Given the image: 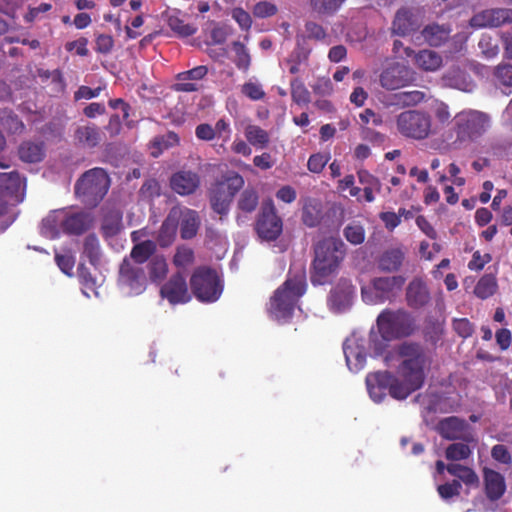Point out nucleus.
Returning a JSON list of instances; mask_svg holds the SVG:
<instances>
[{
	"mask_svg": "<svg viewBox=\"0 0 512 512\" xmlns=\"http://www.w3.org/2000/svg\"><path fill=\"white\" fill-rule=\"evenodd\" d=\"M301 219L305 226L317 227L323 219L321 203L316 200L307 201L303 206Z\"/></svg>",
	"mask_w": 512,
	"mask_h": 512,
	"instance_id": "72a5a7b5",
	"label": "nucleus"
},
{
	"mask_svg": "<svg viewBox=\"0 0 512 512\" xmlns=\"http://www.w3.org/2000/svg\"><path fill=\"white\" fill-rule=\"evenodd\" d=\"M452 327L455 333L463 339L471 337L475 331L474 324L467 318L453 319Z\"/></svg>",
	"mask_w": 512,
	"mask_h": 512,
	"instance_id": "5fc2aeb1",
	"label": "nucleus"
},
{
	"mask_svg": "<svg viewBox=\"0 0 512 512\" xmlns=\"http://www.w3.org/2000/svg\"><path fill=\"white\" fill-rule=\"evenodd\" d=\"M245 137L253 146L264 148L269 143V134L266 130L257 125H248L245 129Z\"/></svg>",
	"mask_w": 512,
	"mask_h": 512,
	"instance_id": "a18cd8bd",
	"label": "nucleus"
},
{
	"mask_svg": "<svg viewBox=\"0 0 512 512\" xmlns=\"http://www.w3.org/2000/svg\"><path fill=\"white\" fill-rule=\"evenodd\" d=\"M465 425L466 423L464 420L455 416H450L439 421L437 430L443 438L454 440L461 437L464 432Z\"/></svg>",
	"mask_w": 512,
	"mask_h": 512,
	"instance_id": "2f4dec72",
	"label": "nucleus"
},
{
	"mask_svg": "<svg viewBox=\"0 0 512 512\" xmlns=\"http://www.w3.org/2000/svg\"><path fill=\"white\" fill-rule=\"evenodd\" d=\"M395 122L397 131L405 138L421 141L433 134L432 117L424 110H405Z\"/></svg>",
	"mask_w": 512,
	"mask_h": 512,
	"instance_id": "6e6552de",
	"label": "nucleus"
},
{
	"mask_svg": "<svg viewBox=\"0 0 512 512\" xmlns=\"http://www.w3.org/2000/svg\"><path fill=\"white\" fill-rule=\"evenodd\" d=\"M430 292L426 283L421 278L412 279L406 288L407 305L413 309H419L430 301Z\"/></svg>",
	"mask_w": 512,
	"mask_h": 512,
	"instance_id": "4be33fe9",
	"label": "nucleus"
},
{
	"mask_svg": "<svg viewBox=\"0 0 512 512\" xmlns=\"http://www.w3.org/2000/svg\"><path fill=\"white\" fill-rule=\"evenodd\" d=\"M19 158L26 163H38L45 157L43 142L24 141L18 148Z\"/></svg>",
	"mask_w": 512,
	"mask_h": 512,
	"instance_id": "473e14b6",
	"label": "nucleus"
},
{
	"mask_svg": "<svg viewBox=\"0 0 512 512\" xmlns=\"http://www.w3.org/2000/svg\"><path fill=\"white\" fill-rule=\"evenodd\" d=\"M495 77L505 86H512V65L500 64L495 68Z\"/></svg>",
	"mask_w": 512,
	"mask_h": 512,
	"instance_id": "774afa93",
	"label": "nucleus"
},
{
	"mask_svg": "<svg viewBox=\"0 0 512 512\" xmlns=\"http://www.w3.org/2000/svg\"><path fill=\"white\" fill-rule=\"evenodd\" d=\"M149 278L152 282L162 281L168 273V264L164 256L155 255L148 263Z\"/></svg>",
	"mask_w": 512,
	"mask_h": 512,
	"instance_id": "a19ab883",
	"label": "nucleus"
},
{
	"mask_svg": "<svg viewBox=\"0 0 512 512\" xmlns=\"http://www.w3.org/2000/svg\"><path fill=\"white\" fill-rule=\"evenodd\" d=\"M220 182H225L226 191L234 197L244 186V178L235 171L228 173Z\"/></svg>",
	"mask_w": 512,
	"mask_h": 512,
	"instance_id": "603ef678",
	"label": "nucleus"
},
{
	"mask_svg": "<svg viewBox=\"0 0 512 512\" xmlns=\"http://www.w3.org/2000/svg\"><path fill=\"white\" fill-rule=\"evenodd\" d=\"M93 223L90 213L80 211L66 215L61 221L63 231L70 235H81L86 232Z\"/></svg>",
	"mask_w": 512,
	"mask_h": 512,
	"instance_id": "393cba45",
	"label": "nucleus"
},
{
	"mask_svg": "<svg viewBox=\"0 0 512 512\" xmlns=\"http://www.w3.org/2000/svg\"><path fill=\"white\" fill-rule=\"evenodd\" d=\"M118 282L129 289L130 293L139 294L145 287L146 276L143 268L124 258L119 268Z\"/></svg>",
	"mask_w": 512,
	"mask_h": 512,
	"instance_id": "4468645a",
	"label": "nucleus"
},
{
	"mask_svg": "<svg viewBox=\"0 0 512 512\" xmlns=\"http://www.w3.org/2000/svg\"><path fill=\"white\" fill-rule=\"evenodd\" d=\"M305 31L309 39L321 41L325 44H330V37L321 24L314 21H308L305 24Z\"/></svg>",
	"mask_w": 512,
	"mask_h": 512,
	"instance_id": "3c124183",
	"label": "nucleus"
},
{
	"mask_svg": "<svg viewBox=\"0 0 512 512\" xmlns=\"http://www.w3.org/2000/svg\"><path fill=\"white\" fill-rule=\"evenodd\" d=\"M462 485L459 480L454 479L452 482H447L441 484L437 487V491L439 496L443 500H448L454 496H458L460 494Z\"/></svg>",
	"mask_w": 512,
	"mask_h": 512,
	"instance_id": "6e6d98bb",
	"label": "nucleus"
},
{
	"mask_svg": "<svg viewBox=\"0 0 512 512\" xmlns=\"http://www.w3.org/2000/svg\"><path fill=\"white\" fill-rule=\"evenodd\" d=\"M208 73V68L205 65L196 66L188 71L180 72L177 74V83L174 85V90L178 92H194L199 89L197 83L203 79Z\"/></svg>",
	"mask_w": 512,
	"mask_h": 512,
	"instance_id": "b1692460",
	"label": "nucleus"
},
{
	"mask_svg": "<svg viewBox=\"0 0 512 512\" xmlns=\"http://www.w3.org/2000/svg\"><path fill=\"white\" fill-rule=\"evenodd\" d=\"M343 235L352 245H359L365 241V229L361 224L356 222L348 224L343 229Z\"/></svg>",
	"mask_w": 512,
	"mask_h": 512,
	"instance_id": "49530a36",
	"label": "nucleus"
},
{
	"mask_svg": "<svg viewBox=\"0 0 512 512\" xmlns=\"http://www.w3.org/2000/svg\"><path fill=\"white\" fill-rule=\"evenodd\" d=\"M507 23H512V9L510 8L484 10L471 19V25L474 27H499Z\"/></svg>",
	"mask_w": 512,
	"mask_h": 512,
	"instance_id": "dca6fc26",
	"label": "nucleus"
},
{
	"mask_svg": "<svg viewBox=\"0 0 512 512\" xmlns=\"http://www.w3.org/2000/svg\"><path fill=\"white\" fill-rule=\"evenodd\" d=\"M3 127L11 134H21L25 125L16 114H8L2 118Z\"/></svg>",
	"mask_w": 512,
	"mask_h": 512,
	"instance_id": "4d7b16f0",
	"label": "nucleus"
},
{
	"mask_svg": "<svg viewBox=\"0 0 512 512\" xmlns=\"http://www.w3.org/2000/svg\"><path fill=\"white\" fill-rule=\"evenodd\" d=\"M377 326L386 341L408 337L415 331L414 318L403 309L382 311L377 317Z\"/></svg>",
	"mask_w": 512,
	"mask_h": 512,
	"instance_id": "423d86ee",
	"label": "nucleus"
},
{
	"mask_svg": "<svg viewBox=\"0 0 512 512\" xmlns=\"http://www.w3.org/2000/svg\"><path fill=\"white\" fill-rule=\"evenodd\" d=\"M399 361L397 375L409 394L421 389L426 380V372L431 366L427 348L416 341H403L395 347Z\"/></svg>",
	"mask_w": 512,
	"mask_h": 512,
	"instance_id": "f257e3e1",
	"label": "nucleus"
},
{
	"mask_svg": "<svg viewBox=\"0 0 512 512\" xmlns=\"http://www.w3.org/2000/svg\"><path fill=\"white\" fill-rule=\"evenodd\" d=\"M366 386L371 399L380 403L387 393L396 400H405L410 394L398 376L389 371H378L366 376Z\"/></svg>",
	"mask_w": 512,
	"mask_h": 512,
	"instance_id": "0eeeda50",
	"label": "nucleus"
},
{
	"mask_svg": "<svg viewBox=\"0 0 512 512\" xmlns=\"http://www.w3.org/2000/svg\"><path fill=\"white\" fill-rule=\"evenodd\" d=\"M156 251V244L151 240L142 241L133 246L130 252V260L138 265H141L153 257Z\"/></svg>",
	"mask_w": 512,
	"mask_h": 512,
	"instance_id": "4c0bfd02",
	"label": "nucleus"
},
{
	"mask_svg": "<svg viewBox=\"0 0 512 512\" xmlns=\"http://www.w3.org/2000/svg\"><path fill=\"white\" fill-rule=\"evenodd\" d=\"M360 121H361V127L366 126L369 127L372 126H380L383 123L382 116L375 113L372 109L366 108L363 112L359 115Z\"/></svg>",
	"mask_w": 512,
	"mask_h": 512,
	"instance_id": "338daca9",
	"label": "nucleus"
},
{
	"mask_svg": "<svg viewBox=\"0 0 512 512\" xmlns=\"http://www.w3.org/2000/svg\"><path fill=\"white\" fill-rule=\"evenodd\" d=\"M83 254L88 258L93 266H97L101 257V250L98 238L95 234H89L85 237L83 243Z\"/></svg>",
	"mask_w": 512,
	"mask_h": 512,
	"instance_id": "c03bdc74",
	"label": "nucleus"
},
{
	"mask_svg": "<svg viewBox=\"0 0 512 512\" xmlns=\"http://www.w3.org/2000/svg\"><path fill=\"white\" fill-rule=\"evenodd\" d=\"M242 93L251 100H261L265 96V92L260 84L247 82L242 86Z\"/></svg>",
	"mask_w": 512,
	"mask_h": 512,
	"instance_id": "69168bd1",
	"label": "nucleus"
},
{
	"mask_svg": "<svg viewBox=\"0 0 512 512\" xmlns=\"http://www.w3.org/2000/svg\"><path fill=\"white\" fill-rule=\"evenodd\" d=\"M291 97L292 100L299 105L308 104L310 102V92L298 78L291 81Z\"/></svg>",
	"mask_w": 512,
	"mask_h": 512,
	"instance_id": "8fccbe9b",
	"label": "nucleus"
},
{
	"mask_svg": "<svg viewBox=\"0 0 512 512\" xmlns=\"http://www.w3.org/2000/svg\"><path fill=\"white\" fill-rule=\"evenodd\" d=\"M179 224L182 239L190 240L194 238L201 224L198 212L189 208L181 210Z\"/></svg>",
	"mask_w": 512,
	"mask_h": 512,
	"instance_id": "c756f323",
	"label": "nucleus"
},
{
	"mask_svg": "<svg viewBox=\"0 0 512 512\" xmlns=\"http://www.w3.org/2000/svg\"><path fill=\"white\" fill-rule=\"evenodd\" d=\"M178 143L179 136L173 131H169L164 135L155 136L150 143L151 155L157 158L164 150L174 147L178 145Z\"/></svg>",
	"mask_w": 512,
	"mask_h": 512,
	"instance_id": "e433bc0d",
	"label": "nucleus"
},
{
	"mask_svg": "<svg viewBox=\"0 0 512 512\" xmlns=\"http://www.w3.org/2000/svg\"><path fill=\"white\" fill-rule=\"evenodd\" d=\"M122 229V214L119 211H109L105 214L101 232L105 238L116 236Z\"/></svg>",
	"mask_w": 512,
	"mask_h": 512,
	"instance_id": "ea45409f",
	"label": "nucleus"
},
{
	"mask_svg": "<svg viewBox=\"0 0 512 512\" xmlns=\"http://www.w3.org/2000/svg\"><path fill=\"white\" fill-rule=\"evenodd\" d=\"M160 295L162 298L167 299L172 305L187 303L191 299L186 279L181 273L173 274L170 279L161 286Z\"/></svg>",
	"mask_w": 512,
	"mask_h": 512,
	"instance_id": "2eb2a0df",
	"label": "nucleus"
},
{
	"mask_svg": "<svg viewBox=\"0 0 512 512\" xmlns=\"http://www.w3.org/2000/svg\"><path fill=\"white\" fill-rule=\"evenodd\" d=\"M76 143L84 148H95L102 141L101 129L94 123L78 126L74 131Z\"/></svg>",
	"mask_w": 512,
	"mask_h": 512,
	"instance_id": "bb28decb",
	"label": "nucleus"
},
{
	"mask_svg": "<svg viewBox=\"0 0 512 512\" xmlns=\"http://www.w3.org/2000/svg\"><path fill=\"white\" fill-rule=\"evenodd\" d=\"M231 133L232 130L229 122L223 118L219 119L214 127L208 123H201L195 128L197 139L206 142H210L215 138H221L223 143H226L230 140ZM220 147L223 148L224 144H221Z\"/></svg>",
	"mask_w": 512,
	"mask_h": 512,
	"instance_id": "f3484780",
	"label": "nucleus"
},
{
	"mask_svg": "<svg viewBox=\"0 0 512 512\" xmlns=\"http://www.w3.org/2000/svg\"><path fill=\"white\" fill-rule=\"evenodd\" d=\"M347 0H308L310 11L318 17H333Z\"/></svg>",
	"mask_w": 512,
	"mask_h": 512,
	"instance_id": "7c9ffc66",
	"label": "nucleus"
},
{
	"mask_svg": "<svg viewBox=\"0 0 512 512\" xmlns=\"http://www.w3.org/2000/svg\"><path fill=\"white\" fill-rule=\"evenodd\" d=\"M470 454V447L462 442L450 444L445 451L446 458L451 461L465 460Z\"/></svg>",
	"mask_w": 512,
	"mask_h": 512,
	"instance_id": "09e8293b",
	"label": "nucleus"
},
{
	"mask_svg": "<svg viewBox=\"0 0 512 512\" xmlns=\"http://www.w3.org/2000/svg\"><path fill=\"white\" fill-rule=\"evenodd\" d=\"M485 493L488 499L496 501L500 499L506 490L504 477L492 469H484Z\"/></svg>",
	"mask_w": 512,
	"mask_h": 512,
	"instance_id": "cd10ccee",
	"label": "nucleus"
},
{
	"mask_svg": "<svg viewBox=\"0 0 512 512\" xmlns=\"http://www.w3.org/2000/svg\"><path fill=\"white\" fill-rule=\"evenodd\" d=\"M469 68L467 63L453 64L442 74L440 78L442 86L472 92L476 84L468 73Z\"/></svg>",
	"mask_w": 512,
	"mask_h": 512,
	"instance_id": "ddd939ff",
	"label": "nucleus"
},
{
	"mask_svg": "<svg viewBox=\"0 0 512 512\" xmlns=\"http://www.w3.org/2000/svg\"><path fill=\"white\" fill-rule=\"evenodd\" d=\"M139 192L142 198L152 200L160 195V184L156 179H148L142 184Z\"/></svg>",
	"mask_w": 512,
	"mask_h": 512,
	"instance_id": "680f3d73",
	"label": "nucleus"
},
{
	"mask_svg": "<svg viewBox=\"0 0 512 512\" xmlns=\"http://www.w3.org/2000/svg\"><path fill=\"white\" fill-rule=\"evenodd\" d=\"M313 259L310 280L313 285H325L336 277L347 254L345 243L338 237H324L312 245Z\"/></svg>",
	"mask_w": 512,
	"mask_h": 512,
	"instance_id": "f03ea898",
	"label": "nucleus"
},
{
	"mask_svg": "<svg viewBox=\"0 0 512 512\" xmlns=\"http://www.w3.org/2000/svg\"><path fill=\"white\" fill-rule=\"evenodd\" d=\"M307 287L305 268L292 274L274 292L270 302V312L278 320L291 318L299 298L305 293Z\"/></svg>",
	"mask_w": 512,
	"mask_h": 512,
	"instance_id": "7ed1b4c3",
	"label": "nucleus"
},
{
	"mask_svg": "<svg viewBox=\"0 0 512 512\" xmlns=\"http://www.w3.org/2000/svg\"><path fill=\"white\" fill-rule=\"evenodd\" d=\"M259 205V193L251 186L246 187L237 199V208L244 214L254 212Z\"/></svg>",
	"mask_w": 512,
	"mask_h": 512,
	"instance_id": "c9c22d12",
	"label": "nucleus"
},
{
	"mask_svg": "<svg viewBox=\"0 0 512 512\" xmlns=\"http://www.w3.org/2000/svg\"><path fill=\"white\" fill-rule=\"evenodd\" d=\"M343 351L346 363L351 371L358 372L364 367L366 362V354L362 349H360L359 346L344 343Z\"/></svg>",
	"mask_w": 512,
	"mask_h": 512,
	"instance_id": "f704fd0d",
	"label": "nucleus"
},
{
	"mask_svg": "<svg viewBox=\"0 0 512 512\" xmlns=\"http://www.w3.org/2000/svg\"><path fill=\"white\" fill-rule=\"evenodd\" d=\"M201 179L198 173L190 170H181L170 178L171 189L181 195H191L200 187Z\"/></svg>",
	"mask_w": 512,
	"mask_h": 512,
	"instance_id": "a211bd4d",
	"label": "nucleus"
},
{
	"mask_svg": "<svg viewBox=\"0 0 512 512\" xmlns=\"http://www.w3.org/2000/svg\"><path fill=\"white\" fill-rule=\"evenodd\" d=\"M415 71L399 62L389 63L380 73L379 82L386 90H397L414 83Z\"/></svg>",
	"mask_w": 512,
	"mask_h": 512,
	"instance_id": "f8f14e48",
	"label": "nucleus"
},
{
	"mask_svg": "<svg viewBox=\"0 0 512 512\" xmlns=\"http://www.w3.org/2000/svg\"><path fill=\"white\" fill-rule=\"evenodd\" d=\"M396 97L406 106H415L425 100L426 94L423 91L413 90L401 92Z\"/></svg>",
	"mask_w": 512,
	"mask_h": 512,
	"instance_id": "13d9d810",
	"label": "nucleus"
},
{
	"mask_svg": "<svg viewBox=\"0 0 512 512\" xmlns=\"http://www.w3.org/2000/svg\"><path fill=\"white\" fill-rule=\"evenodd\" d=\"M492 458L502 464L510 465L512 463V456L507 447L503 444H496L491 450Z\"/></svg>",
	"mask_w": 512,
	"mask_h": 512,
	"instance_id": "0e129e2a",
	"label": "nucleus"
},
{
	"mask_svg": "<svg viewBox=\"0 0 512 512\" xmlns=\"http://www.w3.org/2000/svg\"><path fill=\"white\" fill-rule=\"evenodd\" d=\"M497 280L492 274L483 275L474 287V294L480 299L491 297L497 290Z\"/></svg>",
	"mask_w": 512,
	"mask_h": 512,
	"instance_id": "79ce46f5",
	"label": "nucleus"
},
{
	"mask_svg": "<svg viewBox=\"0 0 512 512\" xmlns=\"http://www.w3.org/2000/svg\"><path fill=\"white\" fill-rule=\"evenodd\" d=\"M492 261L490 253L481 254L480 251H475L472 259L468 263V268L472 271H481L484 266Z\"/></svg>",
	"mask_w": 512,
	"mask_h": 512,
	"instance_id": "e2e57ef3",
	"label": "nucleus"
},
{
	"mask_svg": "<svg viewBox=\"0 0 512 512\" xmlns=\"http://www.w3.org/2000/svg\"><path fill=\"white\" fill-rule=\"evenodd\" d=\"M233 50L236 54L234 63L239 70L247 71L251 64V57L245 45L239 41L232 43Z\"/></svg>",
	"mask_w": 512,
	"mask_h": 512,
	"instance_id": "de8ad7c7",
	"label": "nucleus"
},
{
	"mask_svg": "<svg viewBox=\"0 0 512 512\" xmlns=\"http://www.w3.org/2000/svg\"><path fill=\"white\" fill-rule=\"evenodd\" d=\"M490 126V117L481 111L465 109L458 112L452 119L450 135L451 145L458 149L482 137Z\"/></svg>",
	"mask_w": 512,
	"mask_h": 512,
	"instance_id": "20e7f679",
	"label": "nucleus"
},
{
	"mask_svg": "<svg viewBox=\"0 0 512 512\" xmlns=\"http://www.w3.org/2000/svg\"><path fill=\"white\" fill-rule=\"evenodd\" d=\"M406 250L403 246L391 247L384 250L377 259V267L385 273L397 272L403 265Z\"/></svg>",
	"mask_w": 512,
	"mask_h": 512,
	"instance_id": "412c9836",
	"label": "nucleus"
},
{
	"mask_svg": "<svg viewBox=\"0 0 512 512\" xmlns=\"http://www.w3.org/2000/svg\"><path fill=\"white\" fill-rule=\"evenodd\" d=\"M405 54L413 58V63L418 69L425 72H435L443 64L442 56L434 50L422 49L415 52L411 48H406Z\"/></svg>",
	"mask_w": 512,
	"mask_h": 512,
	"instance_id": "6ab92c4d",
	"label": "nucleus"
},
{
	"mask_svg": "<svg viewBox=\"0 0 512 512\" xmlns=\"http://www.w3.org/2000/svg\"><path fill=\"white\" fill-rule=\"evenodd\" d=\"M331 156L330 153H315L310 155L307 161V168L310 172L319 174L323 171Z\"/></svg>",
	"mask_w": 512,
	"mask_h": 512,
	"instance_id": "864d4df0",
	"label": "nucleus"
},
{
	"mask_svg": "<svg viewBox=\"0 0 512 512\" xmlns=\"http://www.w3.org/2000/svg\"><path fill=\"white\" fill-rule=\"evenodd\" d=\"M257 235L266 241L276 240L283 231L282 219L277 215L271 199L265 201L255 223Z\"/></svg>",
	"mask_w": 512,
	"mask_h": 512,
	"instance_id": "9b49d317",
	"label": "nucleus"
},
{
	"mask_svg": "<svg viewBox=\"0 0 512 512\" xmlns=\"http://www.w3.org/2000/svg\"><path fill=\"white\" fill-rule=\"evenodd\" d=\"M413 29V21L410 12L406 9L398 10L393 20L394 33L405 36L413 31Z\"/></svg>",
	"mask_w": 512,
	"mask_h": 512,
	"instance_id": "37998d69",
	"label": "nucleus"
},
{
	"mask_svg": "<svg viewBox=\"0 0 512 512\" xmlns=\"http://www.w3.org/2000/svg\"><path fill=\"white\" fill-rule=\"evenodd\" d=\"M190 287L199 301L207 303L218 300L223 291V285L216 270L209 267H200L193 272Z\"/></svg>",
	"mask_w": 512,
	"mask_h": 512,
	"instance_id": "1a4fd4ad",
	"label": "nucleus"
},
{
	"mask_svg": "<svg viewBox=\"0 0 512 512\" xmlns=\"http://www.w3.org/2000/svg\"><path fill=\"white\" fill-rule=\"evenodd\" d=\"M25 183L17 171L0 172V194L12 201H23Z\"/></svg>",
	"mask_w": 512,
	"mask_h": 512,
	"instance_id": "aec40b11",
	"label": "nucleus"
},
{
	"mask_svg": "<svg viewBox=\"0 0 512 512\" xmlns=\"http://www.w3.org/2000/svg\"><path fill=\"white\" fill-rule=\"evenodd\" d=\"M277 12V6L269 1H260L253 7V14L258 18H268L274 16Z\"/></svg>",
	"mask_w": 512,
	"mask_h": 512,
	"instance_id": "052dcab7",
	"label": "nucleus"
},
{
	"mask_svg": "<svg viewBox=\"0 0 512 512\" xmlns=\"http://www.w3.org/2000/svg\"><path fill=\"white\" fill-rule=\"evenodd\" d=\"M451 31L448 24L431 23L423 28L421 35L427 44L439 47L448 41Z\"/></svg>",
	"mask_w": 512,
	"mask_h": 512,
	"instance_id": "c85d7f7f",
	"label": "nucleus"
},
{
	"mask_svg": "<svg viewBox=\"0 0 512 512\" xmlns=\"http://www.w3.org/2000/svg\"><path fill=\"white\" fill-rule=\"evenodd\" d=\"M110 177L100 167L84 172L75 184V194L87 207H96L106 196L110 188Z\"/></svg>",
	"mask_w": 512,
	"mask_h": 512,
	"instance_id": "39448f33",
	"label": "nucleus"
},
{
	"mask_svg": "<svg viewBox=\"0 0 512 512\" xmlns=\"http://www.w3.org/2000/svg\"><path fill=\"white\" fill-rule=\"evenodd\" d=\"M352 294V286H336L330 292L329 301L333 308H335L337 311H342L350 305Z\"/></svg>",
	"mask_w": 512,
	"mask_h": 512,
	"instance_id": "58836bf2",
	"label": "nucleus"
},
{
	"mask_svg": "<svg viewBox=\"0 0 512 512\" xmlns=\"http://www.w3.org/2000/svg\"><path fill=\"white\" fill-rule=\"evenodd\" d=\"M234 197L226 191L225 182H215L209 191V200L214 212L226 216Z\"/></svg>",
	"mask_w": 512,
	"mask_h": 512,
	"instance_id": "a878e982",
	"label": "nucleus"
},
{
	"mask_svg": "<svg viewBox=\"0 0 512 512\" xmlns=\"http://www.w3.org/2000/svg\"><path fill=\"white\" fill-rule=\"evenodd\" d=\"M406 279L401 275L376 277L369 289L362 288L365 302L376 304L391 301L402 290Z\"/></svg>",
	"mask_w": 512,
	"mask_h": 512,
	"instance_id": "9d476101",
	"label": "nucleus"
},
{
	"mask_svg": "<svg viewBox=\"0 0 512 512\" xmlns=\"http://www.w3.org/2000/svg\"><path fill=\"white\" fill-rule=\"evenodd\" d=\"M55 262L59 269L66 275L72 276L73 268L75 266V258L71 253H56Z\"/></svg>",
	"mask_w": 512,
	"mask_h": 512,
	"instance_id": "bf43d9fd",
	"label": "nucleus"
},
{
	"mask_svg": "<svg viewBox=\"0 0 512 512\" xmlns=\"http://www.w3.org/2000/svg\"><path fill=\"white\" fill-rule=\"evenodd\" d=\"M180 214L181 209L174 207L162 222L156 238L161 247H168L174 242L179 225Z\"/></svg>",
	"mask_w": 512,
	"mask_h": 512,
	"instance_id": "5701e85b",
	"label": "nucleus"
}]
</instances>
